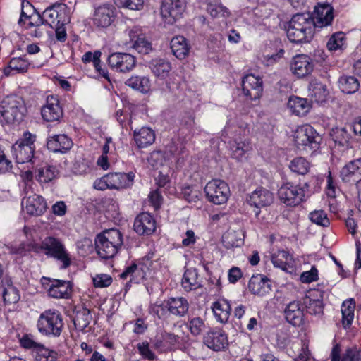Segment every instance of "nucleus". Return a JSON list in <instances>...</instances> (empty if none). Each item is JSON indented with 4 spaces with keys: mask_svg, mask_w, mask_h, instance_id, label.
<instances>
[{
    "mask_svg": "<svg viewBox=\"0 0 361 361\" xmlns=\"http://www.w3.org/2000/svg\"><path fill=\"white\" fill-rule=\"evenodd\" d=\"M288 39L293 43L309 42L314 32V20L308 13H297L285 27Z\"/></svg>",
    "mask_w": 361,
    "mask_h": 361,
    "instance_id": "nucleus-1",
    "label": "nucleus"
},
{
    "mask_svg": "<svg viewBox=\"0 0 361 361\" xmlns=\"http://www.w3.org/2000/svg\"><path fill=\"white\" fill-rule=\"evenodd\" d=\"M98 255L104 259L113 258L123 245V236L117 229H109L98 234L94 240Z\"/></svg>",
    "mask_w": 361,
    "mask_h": 361,
    "instance_id": "nucleus-2",
    "label": "nucleus"
},
{
    "mask_svg": "<svg viewBox=\"0 0 361 361\" xmlns=\"http://www.w3.org/2000/svg\"><path fill=\"white\" fill-rule=\"evenodd\" d=\"M64 323L60 312L55 309L44 311L39 317L37 327L39 333L47 336L59 337Z\"/></svg>",
    "mask_w": 361,
    "mask_h": 361,
    "instance_id": "nucleus-3",
    "label": "nucleus"
},
{
    "mask_svg": "<svg viewBox=\"0 0 361 361\" xmlns=\"http://www.w3.org/2000/svg\"><path fill=\"white\" fill-rule=\"evenodd\" d=\"M69 22L70 17L67 14L66 5L59 4L46 8L42 13V16L38 14L37 20L35 22L30 21L26 27H39L45 23L54 28V26L65 25Z\"/></svg>",
    "mask_w": 361,
    "mask_h": 361,
    "instance_id": "nucleus-4",
    "label": "nucleus"
},
{
    "mask_svg": "<svg viewBox=\"0 0 361 361\" xmlns=\"http://www.w3.org/2000/svg\"><path fill=\"white\" fill-rule=\"evenodd\" d=\"M38 247L48 257L61 262L63 269H66L71 265L70 254L61 239L54 236H47L42 240Z\"/></svg>",
    "mask_w": 361,
    "mask_h": 361,
    "instance_id": "nucleus-5",
    "label": "nucleus"
},
{
    "mask_svg": "<svg viewBox=\"0 0 361 361\" xmlns=\"http://www.w3.org/2000/svg\"><path fill=\"white\" fill-rule=\"evenodd\" d=\"M25 112V105L20 97H7L1 102L0 106L1 122L7 124L19 123L23 120Z\"/></svg>",
    "mask_w": 361,
    "mask_h": 361,
    "instance_id": "nucleus-6",
    "label": "nucleus"
},
{
    "mask_svg": "<svg viewBox=\"0 0 361 361\" xmlns=\"http://www.w3.org/2000/svg\"><path fill=\"white\" fill-rule=\"evenodd\" d=\"M154 253H149L138 264L128 267L120 275L123 279L130 278V281L139 283L147 276V272L157 268V260H154Z\"/></svg>",
    "mask_w": 361,
    "mask_h": 361,
    "instance_id": "nucleus-7",
    "label": "nucleus"
},
{
    "mask_svg": "<svg viewBox=\"0 0 361 361\" xmlns=\"http://www.w3.org/2000/svg\"><path fill=\"white\" fill-rule=\"evenodd\" d=\"M204 192L208 200L215 204L226 203L231 194L228 185L219 179L208 182L204 187Z\"/></svg>",
    "mask_w": 361,
    "mask_h": 361,
    "instance_id": "nucleus-8",
    "label": "nucleus"
},
{
    "mask_svg": "<svg viewBox=\"0 0 361 361\" xmlns=\"http://www.w3.org/2000/svg\"><path fill=\"white\" fill-rule=\"evenodd\" d=\"M294 140L295 144L303 147L305 150H315L319 147L321 138L313 127L303 125L296 129Z\"/></svg>",
    "mask_w": 361,
    "mask_h": 361,
    "instance_id": "nucleus-9",
    "label": "nucleus"
},
{
    "mask_svg": "<svg viewBox=\"0 0 361 361\" xmlns=\"http://www.w3.org/2000/svg\"><path fill=\"white\" fill-rule=\"evenodd\" d=\"M42 282L49 296L51 298H68L71 294L72 285L69 281L43 277Z\"/></svg>",
    "mask_w": 361,
    "mask_h": 361,
    "instance_id": "nucleus-10",
    "label": "nucleus"
},
{
    "mask_svg": "<svg viewBox=\"0 0 361 361\" xmlns=\"http://www.w3.org/2000/svg\"><path fill=\"white\" fill-rule=\"evenodd\" d=\"M107 61L111 69L121 73L130 72L136 65L135 58L127 53H113L109 56Z\"/></svg>",
    "mask_w": 361,
    "mask_h": 361,
    "instance_id": "nucleus-11",
    "label": "nucleus"
},
{
    "mask_svg": "<svg viewBox=\"0 0 361 361\" xmlns=\"http://www.w3.org/2000/svg\"><path fill=\"white\" fill-rule=\"evenodd\" d=\"M280 200L288 206L298 205L304 199V190L290 183L283 185L279 190Z\"/></svg>",
    "mask_w": 361,
    "mask_h": 361,
    "instance_id": "nucleus-12",
    "label": "nucleus"
},
{
    "mask_svg": "<svg viewBox=\"0 0 361 361\" xmlns=\"http://www.w3.org/2000/svg\"><path fill=\"white\" fill-rule=\"evenodd\" d=\"M127 34L129 37V42H126V44L130 47L142 54H147L152 51V44L146 39L145 35L140 27L134 26L128 29Z\"/></svg>",
    "mask_w": 361,
    "mask_h": 361,
    "instance_id": "nucleus-13",
    "label": "nucleus"
},
{
    "mask_svg": "<svg viewBox=\"0 0 361 361\" xmlns=\"http://www.w3.org/2000/svg\"><path fill=\"white\" fill-rule=\"evenodd\" d=\"M273 202V194L264 188H258L247 198V204L255 209L254 212L256 216L259 215L261 208L271 205Z\"/></svg>",
    "mask_w": 361,
    "mask_h": 361,
    "instance_id": "nucleus-14",
    "label": "nucleus"
},
{
    "mask_svg": "<svg viewBox=\"0 0 361 361\" xmlns=\"http://www.w3.org/2000/svg\"><path fill=\"white\" fill-rule=\"evenodd\" d=\"M290 71L298 78H303L310 75L314 68L312 59L306 54H298L290 61Z\"/></svg>",
    "mask_w": 361,
    "mask_h": 361,
    "instance_id": "nucleus-15",
    "label": "nucleus"
},
{
    "mask_svg": "<svg viewBox=\"0 0 361 361\" xmlns=\"http://www.w3.org/2000/svg\"><path fill=\"white\" fill-rule=\"evenodd\" d=\"M185 6V0H162L161 14L166 20L172 23L180 18Z\"/></svg>",
    "mask_w": 361,
    "mask_h": 361,
    "instance_id": "nucleus-16",
    "label": "nucleus"
},
{
    "mask_svg": "<svg viewBox=\"0 0 361 361\" xmlns=\"http://www.w3.org/2000/svg\"><path fill=\"white\" fill-rule=\"evenodd\" d=\"M114 6L109 4H103L95 8L92 23L97 28L103 29L109 27L114 22Z\"/></svg>",
    "mask_w": 361,
    "mask_h": 361,
    "instance_id": "nucleus-17",
    "label": "nucleus"
},
{
    "mask_svg": "<svg viewBox=\"0 0 361 361\" xmlns=\"http://www.w3.org/2000/svg\"><path fill=\"white\" fill-rule=\"evenodd\" d=\"M242 89L244 94L251 100L258 99L263 91L262 80L260 77L248 74L242 80Z\"/></svg>",
    "mask_w": 361,
    "mask_h": 361,
    "instance_id": "nucleus-18",
    "label": "nucleus"
},
{
    "mask_svg": "<svg viewBox=\"0 0 361 361\" xmlns=\"http://www.w3.org/2000/svg\"><path fill=\"white\" fill-rule=\"evenodd\" d=\"M41 114L47 122L58 121L62 118L63 111L56 96L49 95L47 97L46 104L42 107Z\"/></svg>",
    "mask_w": 361,
    "mask_h": 361,
    "instance_id": "nucleus-19",
    "label": "nucleus"
},
{
    "mask_svg": "<svg viewBox=\"0 0 361 361\" xmlns=\"http://www.w3.org/2000/svg\"><path fill=\"white\" fill-rule=\"evenodd\" d=\"M22 206L31 216H40L47 209V202L40 195L32 194L22 200Z\"/></svg>",
    "mask_w": 361,
    "mask_h": 361,
    "instance_id": "nucleus-20",
    "label": "nucleus"
},
{
    "mask_svg": "<svg viewBox=\"0 0 361 361\" xmlns=\"http://www.w3.org/2000/svg\"><path fill=\"white\" fill-rule=\"evenodd\" d=\"M331 361H361V352L356 346L348 347L341 353V347L335 344L331 352Z\"/></svg>",
    "mask_w": 361,
    "mask_h": 361,
    "instance_id": "nucleus-21",
    "label": "nucleus"
},
{
    "mask_svg": "<svg viewBox=\"0 0 361 361\" xmlns=\"http://www.w3.org/2000/svg\"><path fill=\"white\" fill-rule=\"evenodd\" d=\"M316 27H323L331 24L334 18L333 8L329 4H318L314 7V17H312Z\"/></svg>",
    "mask_w": 361,
    "mask_h": 361,
    "instance_id": "nucleus-22",
    "label": "nucleus"
},
{
    "mask_svg": "<svg viewBox=\"0 0 361 361\" xmlns=\"http://www.w3.org/2000/svg\"><path fill=\"white\" fill-rule=\"evenodd\" d=\"M340 176L345 183H358L361 180V159H357L345 165Z\"/></svg>",
    "mask_w": 361,
    "mask_h": 361,
    "instance_id": "nucleus-23",
    "label": "nucleus"
},
{
    "mask_svg": "<svg viewBox=\"0 0 361 361\" xmlns=\"http://www.w3.org/2000/svg\"><path fill=\"white\" fill-rule=\"evenodd\" d=\"M204 343L214 351H220L228 345L226 335L221 330L209 331L204 336Z\"/></svg>",
    "mask_w": 361,
    "mask_h": 361,
    "instance_id": "nucleus-24",
    "label": "nucleus"
},
{
    "mask_svg": "<svg viewBox=\"0 0 361 361\" xmlns=\"http://www.w3.org/2000/svg\"><path fill=\"white\" fill-rule=\"evenodd\" d=\"M133 226L137 234L150 235L155 231L156 223L149 213L143 212L135 218Z\"/></svg>",
    "mask_w": 361,
    "mask_h": 361,
    "instance_id": "nucleus-25",
    "label": "nucleus"
},
{
    "mask_svg": "<svg viewBox=\"0 0 361 361\" xmlns=\"http://www.w3.org/2000/svg\"><path fill=\"white\" fill-rule=\"evenodd\" d=\"M110 189H122L133 185L134 174L133 173H110L106 175Z\"/></svg>",
    "mask_w": 361,
    "mask_h": 361,
    "instance_id": "nucleus-26",
    "label": "nucleus"
},
{
    "mask_svg": "<svg viewBox=\"0 0 361 361\" xmlns=\"http://www.w3.org/2000/svg\"><path fill=\"white\" fill-rule=\"evenodd\" d=\"M47 146L53 152L66 153L72 147L73 142L64 134L54 135L48 137Z\"/></svg>",
    "mask_w": 361,
    "mask_h": 361,
    "instance_id": "nucleus-27",
    "label": "nucleus"
},
{
    "mask_svg": "<svg viewBox=\"0 0 361 361\" xmlns=\"http://www.w3.org/2000/svg\"><path fill=\"white\" fill-rule=\"evenodd\" d=\"M178 337L172 333L162 331L157 334L153 341L154 348L161 351L166 352L172 350L178 343Z\"/></svg>",
    "mask_w": 361,
    "mask_h": 361,
    "instance_id": "nucleus-28",
    "label": "nucleus"
},
{
    "mask_svg": "<svg viewBox=\"0 0 361 361\" xmlns=\"http://www.w3.org/2000/svg\"><path fill=\"white\" fill-rule=\"evenodd\" d=\"M286 321L295 326L303 324L304 314L300 303L298 301L290 302L284 310Z\"/></svg>",
    "mask_w": 361,
    "mask_h": 361,
    "instance_id": "nucleus-29",
    "label": "nucleus"
},
{
    "mask_svg": "<svg viewBox=\"0 0 361 361\" xmlns=\"http://www.w3.org/2000/svg\"><path fill=\"white\" fill-rule=\"evenodd\" d=\"M269 282V279L264 275H253L249 281L248 288L255 295H264L271 290Z\"/></svg>",
    "mask_w": 361,
    "mask_h": 361,
    "instance_id": "nucleus-30",
    "label": "nucleus"
},
{
    "mask_svg": "<svg viewBox=\"0 0 361 361\" xmlns=\"http://www.w3.org/2000/svg\"><path fill=\"white\" fill-rule=\"evenodd\" d=\"M235 135L233 140L229 142L231 149L232 150L233 156L238 159H241L245 154L251 149V146L249 140L241 137V131Z\"/></svg>",
    "mask_w": 361,
    "mask_h": 361,
    "instance_id": "nucleus-31",
    "label": "nucleus"
},
{
    "mask_svg": "<svg viewBox=\"0 0 361 361\" xmlns=\"http://www.w3.org/2000/svg\"><path fill=\"white\" fill-rule=\"evenodd\" d=\"M134 140L139 148H145L152 145L155 141V133L148 127H142L135 130L133 133Z\"/></svg>",
    "mask_w": 361,
    "mask_h": 361,
    "instance_id": "nucleus-32",
    "label": "nucleus"
},
{
    "mask_svg": "<svg viewBox=\"0 0 361 361\" xmlns=\"http://www.w3.org/2000/svg\"><path fill=\"white\" fill-rule=\"evenodd\" d=\"M2 284L4 287L3 298L5 304H16L20 298L18 289L13 285L10 278H4L2 281Z\"/></svg>",
    "mask_w": 361,
    "mask_h": 361,
    "instance_id": "nucleus-33",
    "label": "nucleus"
},
{
    "mask_svg": "<svg viewBox=\"0 0 361 361\" xmlns=\"http://www.w3.org/2000/svg\"><path fill=\"white\" fill-rule=\"evenodd\" d=\"M34 149L23 143H15L12 146L13 156L18 164L30 162L34 157Z\"/></svg>",
    "mask_w": 361,
    "mask_h": 361,
    "instance_id": "nucleus-34",
    "label": "nucleus"
},
{
    "mask_svg": "<svg viewBox=\"0 0 361 361\" xmlns=\"http://www.w3.org/2000/svg\"><path fill=\"white\" fill-rule=\"evenodd\" d=\"M167 302L168 310L171 314L181 317L188 311L189 303L185 298H171L167 300Z\"/></svg>",
    "mask_w": 361,
    "mask_h": 361,
    "instance_id": "nucleus-35",
    "label": "nucleus"
},
{
    "mask_svg": "<svg viewBox=\"0 0 361 361\" xmlns=\"http://www.w3.org/2000/svg\"><path fill=\"white\" fill-rule=\"evenodd\" d=\"M271 262L275 267L281 269L283 271H288L294 266L293 257L288 252L285 250H278L271 256Z\"/></svg>",
    "mask_w": 361,
    "mask_h": 361,
    "instance_id": "nucleus-36",
    "label": "nucleus"
},
{
    "mask_svg": "<svg viewBox=\"0 0 361 361\" xmlns=\"http://www.w3.org/2000/svg\"><path fill=\"white\" fill-rule=\"evenodd\" d=\"M152 73L157 78L164 79L166 78L171 71V63L164 59H152L149 64Z\"/></svg>",
    "mask_w": 361,
    "mask_h": 361,
    "instance_id": "nucleus-37",
    "label": "nucleus"
},
{
    "mask_svg": "<svg viewBox=\"0 0 361 361\" xmlns=\"http://www.w3.org/2000/svg\"><path fill=\"white\" fill-rule=\"evenodd\" d=\"M288 107L297 116H305L310 109L311 104L307 99L292 96L288 102Z\"/></svg>",
    "mask_w": 361,
    "mask_h": 361,
    "instance_id": "nucleus-38",
    "label": "nucleus"
},
{
    "mask_svg": "<svg viewBox=\"0 0 361 361\" xmlns=\"http://www.w3.org/2000/svg\"><path fill=\"white\" fill-rule=\"evenodd\" d=\"M231 310V305L228 301L225 299H219L212 305L214 314L221 323H225L228 321Z\"/></svg>",
    "mask_w": 361,
    "mask_h": 361,
    "instance_id": "nucleus-39",
    "label": "nucleus"
},
{
    "mask_svg": "<svg viewBox=\"0 0 361 361\" xmlns=\"http://www.w3.org/2000/svg\"><path fill=\"white\" fill-rule=\"evenodd\" d=\"M190 45L183 36L174 37L171 41V49L173 54L179 59H185L190 51Z\"/></svg>",
    "mask_w": 361,
    "mask_h": 361,
    "instance_id": "nucleus-40",
    "label": "nucleus"
},
{
    "mask_svg": "<svg viewBox=\"0 0 361 361\" xmlns=\"http://www.w3.org/2000/svg\"><path fill=\"white\" fill-rule=\"evenodd\" d=\"M182 286L185 291L196 290L201 286V280L195 269H187L182 279Z\"/></svg>",
    "mask_w": 361,
    "mask_h": 361,
    "instance_id": "nucleus-41",
    "label": "nucleus"
},
{
    "mask_svg": "<svg viewBox=\"0 0 361 361\" xmlns=\"http://www.w3.org/2000/svg\"><path fill=\"white\" fill-rule=\"evenodd\" d=\"M125 84L144 94L149 92L151 87L150 80L147 76L132 75L125 82Z\"/></svg>",
    "mask_w": 361,
    "mask_h": 361,
    "instance_id": "nucleus-42",
    "label": "nucleus"
},
{
    "mask_svg": "<svg viewBox=\"0 0 361 361\" xmlns=\"http://www.w3.org/2000/svg\"><path fill=\"white\" fill-rule=\"evenodd\" d=\"M29 63L23 58H13L8 66L4 69V74L6 75H12L17 73H23L27 71Z\"/></svg>",
    "mask_w": 361,
    "mask_h": 361,
    "instance_id": "nucleus-43",
    "label": "nucleus"
},
{
    "mask_svg": "<svg viewBox=\"0 0 361 361\" xmlns=\"http://www.w3.org/2000/svg\"><path fill=\"white\" fill-rule=\"evenodd\" d=\"M340 90L345 94H353L360 87L358 80L354 76L343 75L338 80Z\"/></svg>",
    "mask_w": 361,
    "mask_h": 361,
    "instance_id": "nucleus-44",
    "label": "nucleus"
},
{
    "mask_svg": "<svg viewBox=\"0 0 361 361\" xmlns=\"http://www.w3.org/2000/svg\"><path fill=\"white\" fill-rule=\"evenodd\" d=\"M355 302L353 299L345 300L341 306L342 323L344 328L349 327L354 319Z\"/></svg>",
    "mask_w": 361,
    "mask_h": 361,
    "instance_id": "nucleus-45",
    "label": "nucleus"
},
{
    "mask_svg": "<svg viewBox=\"0 0 361 361\" xmlns=\"http://www.w3.org/2000/svg\"><path fill=\"white\" fill-rule=\"evenodd\" d=\"M309 92L310 95L314 98L317 102H324L328 94L326 85L317 80H313L310 82Z\"/></svg>",
    "mask_w": 361,
    "mask_h": 361,
    "instance_id": "nucleus-46",
    "label": "nucleus"
},
{
    "mask_svg": "<svg viewBox=\"0 0 361 361\" xmlns=\"http://www.w3.org/2000/svg\"><path fill=\"white\" fill-rule=\"evenodd\" d=\"M350 128H336L332 130L331 137L335 142L341 146H348L351 140Z\"/></svg>",
    "mask_w": 361,
    "mask_h": 361,
    "instance_id": "nucleus-47",
    "label": "nucleus"
},
{
    "mask_svg": "<svg viewBox=\"0 0 361 361\" xmlns=\"http://www.w3.org/2000/svg\"><path fill=\"white\" fill-rule=\"evenodd\" d=\"M187 326L193 336H198L206 331L207 326L200 317H189Z\"/></svg>",
    "mask_w": 361,
    "mask_h": 361,
    "instance_id": "nucleus-48",
    "label": "nucleus"
},
{
    "mask_svg": "<svg viewBox=\"0 0 361 361\" xmlns=\"http://www.w3.org/2000/svg\"><path fill=\"white\" fill-rule=\"evenodd\" d=\"M346 44V37L343 32H338L333 34L327 42L328 50L334 51L343 49Z\"/></svg>",
    "mask_w": 361,
    "mask_h": 361,
    "instance_id": "nucleus-49",
    "label": "nucleus"
},
{
    "mask_svg": "<svg viewBox=\"0 0 361 361\" xmlns=\"http://www.w3.org/2000/svg\"><path fill=\"white\" fill-rule=\"evenodd\" d=\"M92 317L90 310L83 309L78 311L73 319V323L77 329L83 331L90 323Z\"/></svg>",
    "mask_w": 361,
    "mask_h": 361,
    "instance_id": "nucleus-50",
    "label": "nucleus"
},
{
    "mask_svg": "<svg viewBox=\"0 0 361 361\" xmlns=\"http://www.w3.org/2000/svg\"><path fill=\"white\" fill-rule=\"evenodd\" d=\"M289 168L294 173L305 175L309 171L310 164L305 158L296 157L290 161Z\"/></svg>",
    "mask_w": 361,
    "mask_h": 361,
    "instance_id": "nucleus-51",
    "label": "nucleus"
},
{
    "mask_svg": "<svg viewBox=\"0 0 361 361\" xmlns=\"http://www.w3.org/2000/svg\"><path fill=\"white\" fill-rule=\"evenodd\" d=\"M56 176L55 169L49 165L42 166L37 169L36 178L40 183H47L51 181Z\"/></svg>",
    "mask_w": 361,
    "mask_h": 361,
    "instance_id": "nucleus-52",
    "label": "nucleus"
},
{
    "mask_svg": "<svg viewBox=\"0 0 361 361\" xmlns=\"http://www.w3.org/2000/svg\"><path fill=\"white\" fill-rule=\"evenodd\" d=\"M304 305L307 309V312L311 314L319 315L323 312V302L322 300H313L309 297L304 298Z\"/></svg>",
    "mask_w": 361,
    "mask_h": 361,
    "instance_id": "nucleus-53",
    "label": "nucleus"
},
{
    "mask_svg": "<svg viewBox=\"0 0 361 361\" xmlns=\"http://www.w3.org/2000/svg\"><path fill=\"white\" fill-rule=\"evenodd\" d=\"M309 219L312 223L318 226L328 227L330 225L327 214L322 209L314 210L310 212L309 214Z\"/></svg>",
    "mask_w": 361,
    "mask_h": 361,
    "instance_id": "nucleus-54",
    "label": "nucleus"
},
{
    "mask_svg": "<svg viewBox=\"0 0 361 361\" xmlns=\"http://www.w3.org/2000/svg\"><path fill=\"white\" fill-rule=\"evenodd\" d=\"M149 312L152 314L156 315L159 319H165L169 314L168 310V302L165 300L161 304H153L149 307Z\"/></svg>",
    "mask_w": 361,
    "mask_h": 361,
    "instance_id": "nucleus-55",
    "label": "nucleus"
},
{
    "mask_svg": "<svg viewBox=\"0 0 361 361\" xmlns=\"http://www.w3.org/2000/svg\"><path fill=\"white\" fill-rule=\"evenodd\" d=\"M169 159L164 151H153L149 158V163L155 168L164 166Z\"/></svg>",
    "mask_w": 361,
    "mask_h": 361,
    "instance_id": "nucleus-56",
    "label": "nucleus"
},
{
    "mask_svg": "<svg viewBox=\"0 0 361 361\" xmlns=\"http://www.w3.org/2000/svg\"><path fill=\"white\" fill-rule=\"evenodd\" d=\"M207 10L213 18H226L230 13L227 8L221 4H209Z\"/></svg>",
    "mask_w": 361,
    "mask_h": 361,
    "instance_id": "nucleus-57",
    "label": "nucleus"
},
{
    "mask_svg": "<svg viewBox=\"0 0 361 361\" xmlns=\"http://www.w3.org/2000/svg\"><path fill=\"white\" fill-rule=\"evenodd\" d=\"M185 147L179 143L174 141L170 142L166 146L164 152L168 157L169 159L171 160L176 156L183 154L185 152Z\"/></svg>",
    "mask_w": 361,
    "mask_h": 361,
    "instance_id": "nucleus-58",
    "label": "nucleus"
},
{
    "mask_svg": "<svg viewBox=\"0 0 361 361\" xmlns=\"http://www.w3.org/2000/svg\"><path fill=\"white\" fill-rule=\"evenodd\" d=\"M35 11L34 6L28 1L23 0L21 2V14L18 20V24L23 25L25 23V20L31 19Z\"/></svg>",
    "mask_w": 361,
    "mask_h": 361,
    "instance_id": "nucleus-59",
    "label": "nucleus"
},
{
    "mask_svg": "<svg viewBox=\"0 0 361 361\" xmlns=\"http://www.w3.org/2000/svg\"><path fill=\"white\" fill-rule=\"evenodd\" d=\"M182 194L183 198L189 203H194L200 200L202 195L201 192L199 190L190 186L185 187L183 190Z\"/></svg>",
    "mask_w": 361,
    "mask_h": 361,
    "instance_id": "nucleus-60",
    "label": "nucleus"
},
{
    "mask_svg": "<svg viewBox=\"0 0 361 361\" xmlns=\"http://www.w3.org/2000/svg\"><path fill=\"white\" fill-rule=\"evenodd\" d=\"M137 348L140 355L144 358L149 360H154L156 355L149 348V344L147 341H143L137 343Z\"/></svg>",
    "mask_w": 361,
    "mask_h": 361,
    "instance_id": "nucleus-61",
    "label": "nucleus"
},
{
    "mask_svg": "<svg viewBox=\"0 0 361 361\" xmlns=\"http://www.w3.org/2000/svg\"><path fill=\"white\" fill-rule=\"evenodd\" d=\"M11 168V161L7 159L4 148L0 145V174L8 172Z\"/></svg>",
    "mask_w": 361,
    "mask_h": 361,
    "instance_id": "nucleus-62",
    "label": "nucleus"
},
{
    "mask_svg": "<svg viewBox=\"0 0 361 361\" xmlns=\"http://www.w3.org/2000/svg\"><path fill=\"white\" fill-rule=\"evenodd\" d=\"M20 343L22 347L28 349L38 350L42 348V345L35 341L32 336L29 335H25L20 338Z\"/></svg>",
    "mask_w": 361,
    "mask_h": 361,
    "instance_id": "nucleus-63",
    "label": "nucleus"
},
{
    "mask_svg": "<svg viewBox=\"0 0 361 361\" xmlns=\"http://www.w3.org/2000/svg\"><path fill=\"white\" fill-rule=\"evenodd\" d=\"M318 279V271L315 267H312L310 271H304L300 275V281L302 283H311Z\"/></svg>",
    "mask_w": 361,
    "mask_h": 361,
    "instance_id": "nucleus-64",
    "label": "nucleus"
}]
</instances>
